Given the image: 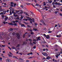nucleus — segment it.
Wrapping results in <instances>:
<instances>
[{
    "instance_id": "11",
    "label": "nucleus",
    "mask_w": 62,
    "mask_h": 62,
    "mask_svg": "<svg viewBox=\"0 0 62 62\" xmlns=\"http://www.w3.org/2000/svg\"><path fill=\"white\" fill-rule=\"evenodd\" d=\"M9 61H10V60L9 59H7L6 60V62H9Z\"/></svg>"
},
{
    "instance_id": "24",
    "label": "nucleus",
    "mask_w": 62,
    "mask_h": 62,
    "mask_svg": "<svg viewBox=\"0 0 62 62\" xmlns=\"http://www.w3.org/2000/svg\"><path fill=\"white\" fill-rule=\"evenodd\" d=\"M33 41H34V42H36V41H37V40H36V39H33Z\"/></svg>"
},
{
    "instance_id": "14",
    "label": "nucleus",
    "mask_w": 62,
    "mask_h": 62,
    "mask_svg": "<svg viewBox=\"0 0 62 62\" xmlns=\"http://www.w3.org/2000/svg\"><path fill=\"white\" fill-rule=\"evenodd\" d=\"M14 19H15L16 20H18V19H20V18H19V17H17L16 18L15 17H14Z\"/></svg>"
},
{
    "instance_id": "61",
    "label": "nucleus",
    "mask_w": 62,
    "mask_h": 62,
    "mask_svg": "<svg viewBox=\"0 0 62 62\" xmlns=\"http://www.w3.org/2000/svg\"><path fill=\"white\" fill-rule=\"evenodd\" d=\"M45 8H47V7H46V6H45Z\"/></svg>"
},
{
    "instance_id": "3",
    "label": "nucleus",
    "mask_w": 62,
    "mask_h": 62,
    "mask_svg": "<svg viewBox=\"0 0 62 62\" xmlns=\"http://www.w3.org/2000/svg\"><path fill=\"white\" fill-rule=\"evenodd\" d=\"M56 54L57 55H55V56L57 58L58 56H59L60 55V53L59 52H57L56 53Z\"/></svg>"
},
{
    "instance_id": "57",
    "label": "nucleus",
    "mask_w": 62,
    "mask_h": 62,
    "mask_svg": "<svg viewBox=\"0 0 62 62\" xmlns=\"http://www.w3.org/2000/svg\"><path fill=\"white\" fill-rule=\"evenodd\" d=\"M45 51V49H43V51Z\"/></svg>"
},
{
    "instance_id": "48",
    "label": "nucleus",
    "mask_w": 62,
    "mask_h": 62,
    "mask_svg": "<svg viewBox=\"0 0 62 62\" xmlns=\"http://www.w3.org/2000/svg\"><path fill=\"white\" fill-rule=\"evenodd\" d=\"M13 58H16V57L15 56H13Z\"/></svg>"
},
{
    "instance_id": "5",
    "label": "nucleus",
    "mask_w": 62,
    "mask_h": 62,
    "mask_svg": "<svg viewBox=\"0 0 62 62\" xmlns=\"http://www.w3.org/2000/svg\"><path fill=\"white\" fill-rule=\"evenodd\" d=\"M17 38L18 39L20 38V35H19L18 33L17 34Z\"/></svg>"
},
{
    "instance_id": "54",
    "label": "nucleus",
    "mask_w": 62,
    "mask_h": 62,
    "mask_svg": "<svg viewBox=\"0 0 62 62\" xmlns=\"http://www.w3.org/2000/svg\"><path fill=\"white\" fill-rule=\"evenodd\" d=\"M1 15L3 14V12H1Z\"/></svg>"
},
{
    "instance_id": "46",
    "label": "nucleus",
    "mask_w": 62,
    "mask_h": 62,
    "mask_svg": "<svg viewBox=\"0 0 62 62\" xmlns=\"http://www.w3.org/2000/svg\"><path fill=\"white\" fill-rule=\"evenodd\" d=\"M6 11L7 12H9V10H7Z\"/></svg>"
},
{
    "instance_id": "35",
    "label": "nucleus",
    "mask_w": 62,
    "mask_h": 62,
    "mask_svg": "<svg viewBox=\"0 0 62 62\" xmlns=\"http://www.w3.org/2000/svg\"><path fill=\"white\" fill-rule=\"evenodd\" d=\"M10 6L11 7H13V4H11Z\"/></svg>"
},
{
    "instance_id": "19",
    "label": "nucleus",
    "mask_w": 62,
    "mask_h": 62,
    "mask_svg": "<svg viewBox=\"0 0 62 62\" xmlns=\"http://www.w3.org/2000/svg\"><path fill=\"white\" fill-rule=\"evenodd\" d=\"M58 5H59V6H61V5H62V4L59 3H58Z\"/></svg>"
},
{
    "instance_id": "56",
    "label": "nucleus",
    "mask_w": 62,
    "mask_h": 62,
    "mask_svg": "<svg viewBox=\"0 0 62 62\" xmlns=\"http://www.w3.org/2000/svg\"><path fill=\"white\" fill-rule=\"evenodd\" d=\"M16 23H17V22H18V21L17 20H16Z\"/></svg>"
},
{
    "instance_id": "42",
    "label": "nucleus",
    "mask_w": 62,
    "mask_h": 62,
    "mask_svg": "<svg viewBox=\"0 0 62 62\" xmlns=\"http://www.w3.org/2000/svg\"><path fill=\"white\" fill-rule=\"evenodd\" d=\"M39 5V4H36V6H38Z\"/></svg>"
},
{
    "instance_id": "6",
    "label": "nucleus",
    "mask_w": 62,
    "mask_h": 62,
    "mask_svg": "<svg viewBox=\"0 0 62 62\" xmlns=\"http://www.w3.org/2000/svg\"><path fill=\"white\" fill-rule=\"evenodd\" d=\"M46 39H49V38H50V37L49 36V35H46Z\"/></svg>"
},
{
    "instance_id": "60",
    "label": "nucleus",
    "mask_w": 62,
    "mask_h": 62,
    "mask_svg": "<svg viewBox=\"0 0 62 62\" xmlns=\"http://www.w3.org/2000/svg\"><path fill=\"white\" fill-rule=\"evenodd\" d=\"M33 43H34V44H36V43L34 42H33Z\"/></svg>"
},
{
    "instance_id": "26",
    "label": "nucleus",
    "mask_w": 62,
    "mask_h": 62,
    "mask_svg": "<svg viewBox=\"0 0 62 62\" xmlns=\"http://www.w3.org/2000/svg\"><path fill=\"white\" fill-rule=\"evenodd\" d=\"M10 14L9 15H12V13L11 12V11H10Z\"/></svg>"
},
{
    "instance_id": "44",
    "label": "nucleus",
    "mask_w": 62,
    "mask_h": 62,
    "mask_svg": "<svg viewBox=\"0 0 62 62\" xmlns=\"http://www.w3.org/2000/svg\"><path fill=\"white\" fill-rule=\"evenodd\" d=\"M55 60H54V59H53V61H54H54Z\"/></svg>"
},
{
    "instance_id": "22",
    "label": "nucleus",
    "mask_w": 62,
    "mask_h": 62,
    "mask_svg": "<svg viewBox=\"0 0 62 62\" xmlns=\"http://www.w3.org/2000/svg\"><path fill=\"white\" fill-rule=\"evenodd\" d=\"M8 56H9V57H12V56L11 55H9V54H8Z\"/></svg>"
},
{
    "instance_id": "16",
    "label": "nucleus",
    "mask_w": 62,
    "mask_h": 62,
    "mask_svg": "<svg viewBox=\"0 0 62 62\" xmlns=\"http://www.w3.org/2000/svg\"><path fill=\"white\" fill-rule=\"evenodd\" d=\"M23 19V17L22 16H21V17H20V20H22Z\"/></svg>"
},
{
    "instance_id": "32",
    "label": "nucleus",
    "mask_w": 62,
    "mask_h": 62,
    "mask_svg": "<svg viewBox=\"0 0 62 62\" xmlns=\"http://www.w3.org/2000/svg\"><path fill=\"white\" fill-rule=\"evenodd\" d=\"M12 34H13V35H14L15 34V32H13L12 33Z\"/></svg>"
},
{
    "instance_id": "27",
    "label": "nucleus",
    "mask_w": 62,
    "mask_h": 62,
    "mask_svg": "<svg viewBox=\"0 0 62 62\" xmlns=\"http://www.w3.org/2000/svg\"><path fill=\"white\" fill-rule=\"evenodd\" d=\"M36 46H34L33 47V49H36Z\"/></svg>"
},
{
    "instance_id": "4",
    "label": "nucleus",
    "mask_w": 62,
    "mask_h": 62,
    "mask_svg": "<svg viewBox=\"0 0 62 62\" xmlns=\"http://www.w3.org/2000/svg\"><path fill=\"white\" fill-rule=\"evenodd\" d=\"M42 54H43V55L44 56H46L47 55V54H46V53L45 52L44 53H42Z\"/></svg>"
},
{
    "instance_id": "10",
    "label": "nucleus",
    "mask_w": 62,
    "mask_h": 62,
    "mask_svg": "<svg viewBox=\"0 0 62 62\" xmlns=\"http://www.w3.org/2000/svg\"><path fill=\"white\" fill-rule=\"evenodd\" d=\"M41 22L43 24H44L45 25H46V24L44 23V22L43 20H42L41 21Z\"/></svg>"
},
{
    "instance_id": "63",
    "label": "nucleus",
    "mask_w": 62,
    "mask_h": 62,
    "mask_svg": "<svg viewBox=\"0 0 62 62\" xmlns=\"http://www.w3.org/2000/svg\"><path fill=\"white\" fill-rule=\"evenodd\" d=\"M60 16H62V14H60Z\"/></svg>"
},
{
    "instance_id": "37",
    "label": "nucleus",
    "mask_w": 62,
    "mask_h": 62,
    "mask_svg": "<svg viewBox=\"0 0 62 62\" xmlns=\"http://www.w3.org/2000/svg\"><path fill=\"white\" fill-rule=\"evenodd\" d=\"M52 4H53V5L55 4H54V2L52 3Z\"/></svg>"
},
{
    "instance_id": "47",
    "label": "nucleus",
    "mask_w": 62,
    "mask_h": 62,
    "mask_svg": "<svg viewBox=\"0 0 62 62\" xmlns=\"http://www.w3.org/2000/svg\"><path fill=\"white\" fill-rule=\"evenodd\" d=\"M62 52L61 51V52H60L59 54H62Z\"/></svg>"
},
{
    "instance_id": "62",
    "label": "nucleus",
    "mask_w": 62,
    "mask_h": 62,
    "mask_svg": "<svg viewBox=\"0 0 62 62\" xmlns=\"http://www.w3.org/2000/svg\"><path fill=\"white\" fill-rule=\"evenodd\" d=\"M2 47H5V46L2 45Z\"/></svg>"
},
{
    "instance_id": "50",
    "label": "nucleus",
    "mask_w": 62,
    "mask_h": 62,
    "mask_svg": "<svg viewBox=\"0 0 62 62\" xmlns=\"http://www.w3.org/2000/svg\"><path fill=\"white\" fill-rule=\"evenodd\" d=\"M46 3H45L44 4L43 6H46Z\"/></svg>"
},
{
    "instance_id": "7",
    "label": "nucleus",
    "mask_w": 62,
    "mask_h": 62,
    "mask_svg": "<svg viewBox=\"0 0 62 62\" xmlns=\"http://www.w3.org/2000/svg\"><path fill=\"white\" fill-rule=\"evenodd\" d=\"M15 14H16V13H14V16L15 17V18H16V17H17V16H18V15H16Z\"/></svg>"
},
{
    "instance_id": "15",
    "label": "nucleus",
    "mask_w": 62,
    "mask_h": 62,
    "mask_svg": "<svg viewBox=\"0 0 62 62\" xmlns=\"http://www.w3.org/2000/svg\"><path fill=\"white\" fill-rule=\"evenodd\" d=\"M51 58L50 56H48L47 58H46V59H50Z\"/></svg>"
},
{
    "instance_id": "40",
    "label": "nucleus",
    "mask_w": 62,
    "mask_h": 62,
    "mask_svg": "<svg viewBox=\"0 0 62 62\" xmlns=\"http://www.w3.org/2000/svg\"><path fill=\"white\" fill-rule=\"evenodd\" d=\"M14 3L12 2H11V4H13Z\"/></svg>"
},
{
    "instance_id": "64",
    "label": "nucleus",
    "mask_w": 62,
    "mask_h": 62,
    "mask_svg": "<svg viewBox=\"0 0 62 62\" xmlns=\"http://www.w3.org/2000/svg\"><path fill=\"white\" fill-rule=\"evenodd\" d=\"M26 15H28V14L27 13H26Z\"/></svg>"
},
{
    "instance_id": "38",
    "label": "nucleus",
    "mask_w": 62,
    "mask_h": 62,
    "mask_svg": "<svg viewBox=\"0 0 62 62\" xmlns=\"http://www.w3.org/2000/svg\"><path fill=\"white\" fill-rule=\"evenodd\" d=\"M25 34H24L23 36V38H24L25 37Z\"/></svg>"
},
{
    "instance_id": "31",
    "label": "nucleus",
    "mask_w": 62,
    "mask_h": 62,
    "mask_svg": "<svg viewBox=\"0 0 62 62\" xmlns=\"http://www.w3.org/2000/svg\"><path fill=\"white\" fill-rule=\"evenodd\" d=\"M14 25H15V26H17V24H16V23H15L14 24Z\"/></svg>"
},
{
    "instance_id": "33",
    "label": "nucleus",
    "mask_w": 62,
    "mask_h": 62,
    "mask_svg": "<svg viewBox=\"0 0 62 62\" xmlns=\"http://www.w3.org/2000/svg\"><path fill=\"white\" fill-rule=\"evenodd\" d=\"M48 33H52V31H49L48 32Z\"/></svg>"
},
{
    "instance_id": "52",
    "label": "nucleus",
    "mask_w": 62,
    "mask_h": 62,
    "mask_svg": "<svg viewBox=\"0 0 62 62\" xmlns=\"http://www.w3.org/2000/svg\"><path fill=\"white\" fill-rule=\"evenodd\" d=\"M57 24H56L55 25V27H57Z\"/></svg>"
},
{
    "instance_id": "39",
    "label": "nucleus",
    "mask_w": 62,
    "mask_h": 62,
    "mask_svg": "<svg viewBox=\"0 0 62 62\" xmlns=\"http://www.w3.org/2000/svg\"><path fill=\"white\" fill-rule=\"evenodd\" d=\"M12 48H13V49H15V47H12Z\"/></svg>"
},
{
    "instance_id": "36",
    "label": "nucleus",
    "mask_w": 62,
    "mask_h": 62,
    "mask_svg": "<svg viewBox=\"0 0 62 62\" xmlns=\"http://www.w3.org/2000/svg\"><path fill=\"white\" fill-rule=\"evenodd\" d=\"M21 8H23V6L22 5H21Z\"/></svg>"
},
{
    "instance_id": "25",
    "label": "nucleus",
    "mask_w": 62,
    "mask_h": 62,
    "mask_svg": "<svg viewBox=\"0 0 62 62\" xmlns=\"http://www.w3.org/2000/svg\"><path fill=\"white\" fill-rule=\"evenodd\" d=\"M3 23H4V24H6V22H5V21H3Z\"/></svg>"
},
{
    "instance_id": "8",
    "label": "nucleus",
    "mask_w": 62,
    "mask_h": 62,
    "mask_svg": "<svg viewBox=\"0 0 62 62\" xmlns=\"http://www.w3.org/2000/svg\"><path fill=\"white\" fill-rule=\"evenodd\" d=\"M40 36H39L38 38V39H37V41H38V40H40Z\"/></svg>"
},
{
    "instance_id": "23",
    "label": "nucleus",
    "mask_w": 62,
    "mask_h": 62,
    "mask_svg": "<svg viewBox=\"0 0 62 62\" xmlns=\"http://www.w3.org/2000/svg\"><path fill=\"white\" fill-rule=\"evenodd\" d=\"M21 26H24L25 25H24V24H21Z\"/></svg>"
},
{
    "instance_id": "59",
    "label": "nucleus",
    "mask_w": 62,
    "mask_h": 62,
    "mask_svg": "<svg viewBox=\"0 0 62 62\" xmlns=\"http://www.w3.org/2000/svg\"><path fill=\"white\" fill-rule=\"evenodd\" d=\"M53 7L54 8H55V6L54 5H53Z\"/></svg>"
},
{
    "instance_id": "12",
    "label": "nucleus",
    "mask_w": 62,
    "mask_h": 62,
    "mask_svg": "<svg viewBox=\"0 0 62 62\" xmlns=\"http://www.w3.org/2000/svg\"><path fill=\"white\" fill-rule=\"evenodd\" d=\"M1 18L2 19H3L4 18V15H1Z\"/></svg>"
},
{
    "instance_id": "41",
    "label": "nucleus",
    "mask_w": 62,
    "mask_h": 62,
    "mask_svg": "<svg viewBox=\"0 0 62 62\" xmlns=\"http://www.w3.org/2000/svg\"><path fill=\"white\" fill-rule=\"evenodd\" d=\"M55 51H58V49H57V48H56L55 50Z\"/></svg>"
},
{
    "instance_id": "1",
    "label": "nucleus",
    "mask_w": 62,
    "mask_h": 62,
    "mask_svg": "<svg viewBox=\"0 0 62 62\" xmlns=\"http://www.w3.org/2000/svg\"><path fill=\"white\" fill-rule=\"evenodd\" d=\"M26 18H27L28 19V21H30V23H32V22H34V19H31V18H29V17H26Z\"/></svg>"
},
{
    "instance_id": "53",
    "label": "nucleus",
    "mask_w": 62,
    "mask_h": 62,
    "mask_svg": "<svg viewBox=\"0 0 62 62\" xmlns=\"http://www.w3.org/2000/svg\"><path fill=\"white\" fill-rule=\"evenodd\" d=\"M24 20H25V21H28V19H24Z\"/></svg>"
},
{
    "instance_id": "43",
    "label": "nucleus",
    "mask_w": 62,
    "mask_h": 62,
    "mask_svg": "<svg viewBox=\"0 0 62 62\" xmlns=\"http://www.w3.org/2000/svg\"><path fill=\"white\" fill-rule=\"evenodd\" d=\"M57 62V60H55V61H54V62Z\"/></svg>"
},
{
    "instance_id": "55",
    "label": "nucleus",
    "mask_w": 62,
    "mask_h": 62,
    "mask_svg": "<svg viewBox=\"0 0 62 62\" xmlns=\"http://www.w3.org/2000/svg\"><path fill=\"white\" fill-rule=\"evenodd\" d=\"M44 36H45V37H46V36L45 34H44Z\"/></svg>"
},
{
    "instance_id": "21",
    "label": "nucleus",
    "mask_w": 62,
    "mask_h": 62,
    "mask_svg": "<svg viewBox=\"0 0 62 62\" xmlns=\"http://www.w3.org/2000/svg\"><path fill=\"white\" fill-rule=\"evenodd\" d=\"M5 9H1V11H3Z\"/></svg>"
},
{
    "instance_id": "30",
    "label": "nucleus",
    "mask_w": 62,
    "mask_h": 62,
    "mask_svg": "<svg viewBox=\"0 0 62 62\" xmlns=\"http://www.w3.org/2000/svg\"><path fill=\"white\" fill-rule=\"evenodd\" d=\"M26 4H27V5H30V4L29 3H26Z\"/></svg>"
},
{
    "instance_id": "34",
    "label": "nucleus",
    "mask_w": 62,
    "mask_h": 62,
    "mask_svg": "<svg viewBox=\"0 0 62 62\" xmlns=\"http://www.w3.org/2000/svg\"><path fill=\"white\" fill-rule=\"evenodd\" d=\"M10 31H12L13 30V29H12L11 28L10 29Z\"/></svg>"
},
{
    "instance_id": "51",
    "label": "nucleus",
    "mask_w": 62,
    "mask_h": 62,
    "mask_svg": "<svg viewBox=\"0 0 62 62\" xmlns=\"http://www.w3.org/2000/svg\"><path fill=\"white\" fill-rule=\"evenodd\" d=\"M30 54H33V53H32V52H31L30 53Z\"/></svg>"
},
{
    "instance_id": "17",
    "label": "nucleus",
    "mask_w": 62,
    "mask_h": 62,
    "mask_svg": "<svg viewBox=\"0 0 62 62\" xmlns=\"http://www.w3.org/2000/svg\"><path fill=\"white\" fill-rule=\"evenodd\" d=\"M48 2L49 3H52V1L50 0L49 1H48Z\"/></svg>"
},
{
    "instance_id": "45",
    "label": "nucleus",
    "mask_w": 62,
    "mask_h": 62,
    "mask_svg": "<svg viewBox=\"0 0 62 62\" xmlns=\"http://www.w3.org/2000/svg\"><path fill=\"white\" fill-rule=\"evenodd\" d=\"M55 14H57V12L56 11L55 12Z\"/></svg>"
},
{
    "instance_id": "29",
    "label": "nucleus",
    "mask_w": 62,
    "mask_h": 62,
    "mask_svg": "<svg viewBox=\"0 0 62 62\" xmlns=\"http://www.w3.org/2000/svg\"><path fill=\"white\" fill-rule=\"evenodd\" d=\"M55 4L56 5H58V3H57V2H56L55 3Z\"/></svg>"
},
{
    "instance_id": "2",
    "label": "nucleus",
    "mask_w": 62,
    "mask_h": 62,
    "mask_svg": "<svg viewBox=\"0 0 62 62\" xmlns=\"http://www.w3.org/2000/svg\"><path fill=\"white\" fill-rule=\"evenodd\" d=\"M16 12L17 13H18V12H20V14H22L23 13V12L22 10L16 11Z\"/></svg>"
},
{
    "instance_id": "18",
    "label": "nucleus",
    "mask_w": 62,
    "mask_h": 62,
    "mask_svg": "<svg viewBox=\"0 0 62 62\" xmlns=\"http://www.w3.org/2000/svg\"><path fill=\"white\" fill-rule=\"evenodd\" d=\"M33 30H34V31H37V29L34 28L33 29Z\"/></svg>"
},
{
    "instance_id": "9",
    "label": "nucleus",
    "mask_w": 62,
    "mask_h": 62,
    "mask_svg": "<svg viewBox=\"0 0 62 62\" xmlns=\"http://www.w3.org/2000/svg\"><path fill=\"white\" fill-rule=\"evenodd\" d=\"M56 37H59V38H60V37H61V35L59 34V35H56Z\"/></svg>"
},
{
    "instance_id": "13",
    "label": "nucleus",
    "mask_w": 62,
    "mask_h": 62,
    "mask_svg": "<svg viewBox=\"0 0 62 62\" xmlns=\"http://www.w3.org/2000/svg\"><path fill=\"white\" fill-rule=\"evenodd\" d=\"M5 19V21H7V20H8V17H7L6 18H5L4 19Z\"/></svg>"
},
{
    "instance_id": "58",
    "label": "nucleus",
    "mask_w": 62,
    "mask_h": 62,
    "mask_svg": "<svg viewBox=\"0 0 62 62\" xmlns=\"http://www.w3.org/2000/svg\"><path fill=\"white\" fill-rule=\"evenodd\" d=\"M31 34H33V32H31Z\"/></svg>"
},
{
    "instance_id": "49",
    "label": "nucleus",
    "mask_w": 62,
    "mask_h": 62,
    "mask_svg": "<svg viewBox=\"0 0 62 62\" xmlns=\"http://www.w3.org/2000/svg\"><path fill=\"white\" fill-rule=\"evenodd\" d=\"M34 24H35V25H38V24H37V23H35Z\"/></svg>"
},
{
    "instance_id": "20",
    "label": "nucleus",
    "mask_w": 62,
    "mask_h": 62,
    "mask_svg": "<svg viewBox=\"0 0 62 62\" xmlns=\"http://www.w3.org/2000/svg\"><path fill=\"white\" fill-rule=\"evenodd\" d=\"M10 9L11 11H12V10H13V8H10Z\"/></svg>"
},
{
    "instance_id": "28",
    "label": "nucleus",
    "mask_w": 62,
    "mask_h": 62,
    "mask_svg": "<svg viewBox=\"0 0 62 62\" xmlns=\"http://www.w3.org/2000/svg\"><path fill=\"white\" fill-rule=\"evenodd\" d=\"M14 7H16V4L15 3L14 4Z\"/></svg>"
}]
</instances>
